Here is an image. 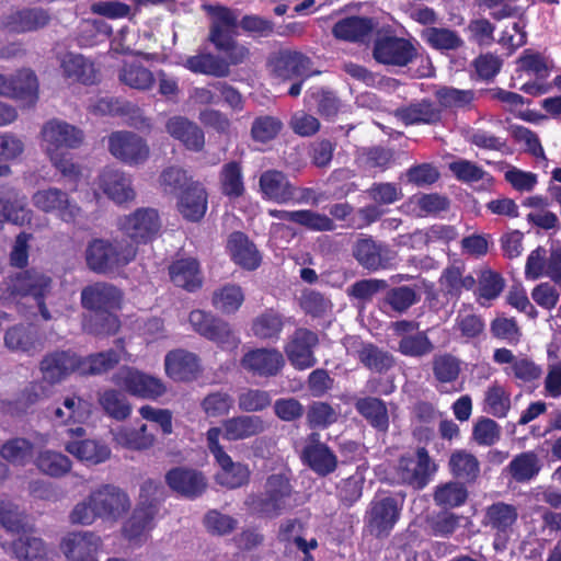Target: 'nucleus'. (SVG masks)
<instances>
[{
	"label": "nucleus",
	"instance_id": "nucleus-21",
	"mask_svg": "<svg viewBox=\"0 0 561 561\" xmlns=\"http://www.w3.org/2000/svg\"><path fill=\"white\" fill-rule=\"evenodd\" d=\"M416 55V49L411 42L404 38L387 37L379 39L375 44L374 56L377 61L405 66Z\"/></svg>",
	"mask_w": 561,
	"mask_h": 561
},
{
	"label": "nucleus",
	"instance_id": "nucleus-26",
	"mask_svg": "<svg viewBox=\"0 0 561 561\" xmlns=\"http://www.w3.org/2000/svg\"><path fill=\"white\" fill-rule=\"evenodd\" d=\"M168 485L176 493L186 497H196L206 489L204 476L188 468H174L165 476Z\"/></svg>",
	"mask_w": 561,
	"mask_h": 561
},
{
	"label": "nucleus",
	"instance_id": "nucleus-56",
	"mask_svg": "<svg viewBox=\"0 0 561 561\" xmlns=\"http://www.w3.org/2000/svg\"><path fill=\"white\" fill-rule=\"evenodd\" d=\"M184 67L196 73L225 77L228 75V65H221L213 55H198L185 60Z\"/></svg>",
	"mask_w": 561,
	"mask_h": 561
},
{
	"label": "nucleus",
	"instance_id": "nucleus-62",
	"mask_svg": "<svg viewBox=\"0 0 561 561\" xmlns=\"http://www.w3.org/2000/svg\"><path fill=\"white\" fill-rule=\"evenodd\" d=\"M283 328V320L278 313L273 310L259 316L252 325V331L260 339H271L277 336Z\"/></svg>",
	"mask_w": 561,
	"mask_h": 561
},
{
	"label": "nucleus",
	"instance_id": "nucleus-13",
	"mask_svg": "<svg viewBox=\"0 0 561 561\" xmlns=\"http://www.w3.org/2000/svg\"><path fill=\"white\" fill-rule=\"evenodd\" d=\"M161 227L158 211L152 208L137 209L119 221L121 230L136 242H148Z\"/></svg>",
	"mask_w": 561,
	"mask_h": 561
},
{
	"label": "nucleus",
	"instance_id": "nucleus-60",
	"mask_svg": "<svg viewBox=\"0 0 561 561\" xmlns=\"http://www.w3.org/2000/svg\"><path fill=\"white\" fill-rule=\"evenodd\" d=\"M220 182L225 195L240 196L244 191L241 167L237 162L226 164L221 171Z\"/></svg>",
	"mask_w": 561,
	"mask_h": 561
},
{
	"label": "nucleus",
	"instance_id": "nucleus-39",
	"mask_svg": "<svg viewBox=\"0 0 561 561\" xmlns=\"http://www.w3.org/2000/svg\"><path fill=\"white\" fill-rule=\"evenodd\" d=\"M172 282L186 290H195L202 286L199 266L194 259H183L170 266Z\"/></svg>",
	"mask_w": 561,
	"mask_h": 561
},
{
	"label": "nucleus",
	"instance_id": "nucleus-17",
	"mask_svg": "<svg viewBox=\"0 0 561 561\" xmlns=\"http://www.w3.org/2000/svg\"><path fill=\"white\" fill-rule=\"evenodd\" d=\"M401 507L392 497L374 500L366 515L369 531L376 536L388 535L398 522Z\"/></svg>",
	"mask_w": 561,
	"mask_h": 561
},
{
	"label": "nucleus",
	"instance_id": "nucleus-4",
	"mask_svg": "<svg viewBox=\"0 0 561 561\" xmlns=\"http://www.w3.org/2000/svg\"><path fill=\"white\" fill-rule=\"evenodd\" d=\"M247 506L254 513L276 517L296 505L289 479L284 473L272 474L267 478L263 496H250Z\"/></svg>",
	"mask_w": 561,
	"mask_h": 561
},
{
	"label": "nucleus",
	"instance_id": "nucleus-28",
	"mask_svg": "<svg viewBox=\"0 0 561 561\" xmlns=\"http://www.w3.org/2000/svg\"><path fill=\"white\" fill-rule=\"evenodd\" d=\"M259 185L264 199L286 204L294 198V187L286 175L279 171L268 170L263 172Z\"/></svg>",
	"mask_w": 561,
	"mask_h": 561
},
{
	"label": "nucleus",
	"instance_id": "nucleus-63",
	"mask_svg": "<svg viewBox=\"0 0 561 561\" xmlns=\"http://www.w3.org/2000/svg\"><path fill=\"white\" fill-rule=\"evenodd\" d=\"M282 122L273 116H260L254 119L251 135L255 141L267 142L274 139L282 130Z\"/></svg>",
	"mask_w": 561,
	"mask_h": 561
},
{
	"label": "nucleus",
	"instance_id": "nucleus-43",
	"mask_svg": "<svg viewBox=\"0 0 561 561\" xmlns=\"http://www.w3.org/2000/svg\"><path fill=\"white\" fill-rule=\"evenodd\" d=\"M152 519L153 510L151 505L135 510L131 517L124 526L126 538L135 543L146 539L152 527Z\"/></svg>",
	"mask_w": 561,
	"mask_h": 561
},
{
	"label": "nucleus",
	"instance_id": "nucleus-32",
	"mask_svg": "<svg viewBox=\"0 0 561 561\" xmlns=\"http://www.w3.org/2000/svg\"><path fill=\"white\" fill-rule=\"evenodd\" d=\"M180 214L187 220L198 221L207 210V193L205 188L194 183L185 188L178 201Z\"/></svg>",
	"mask_w": 561,
	"mask_h": 561
},
{
	"label": "nucleus",
	"instance_id": "nucleus-36",
	"mask_svg": "<svg viewBox=\"0 0 561 561\" xmlns=\"http://www.w3.org/2000/svg\"><path fill=\"white\" fill-rule=\"evenodd\" d=\"M48 19L47 13L38 9L16 11L2 19L1 27L9 33L31 32L44 26Z\"/></svg>",
	"mask_w": 561,
	"mask_h": 561
},
{
	"label": "nucleus",
	"instance_id": "nucleus-1",
	"mask_svg": "<svg viewBox=\"0 0 561 561\" xmlns=\"http://www.w3.org/2000/svg\"><path fill=\"white\" fill-rule=\"evenodd\" d=\"M130 507L128 495L119 488L104 484L77 503L70 513L72 524L91 525L96 518L115 522Z\"/></svg>",
	"mask_w": 561,
	"mask_h": 561
},
{
	"label": "nucleus",
	"instance_id": "nucleus-8",
	"mask_svg": "<svg viewBox=\"0 0 561 561\" xmlns=\"http://www.w3.org/2000/svg\"><path fill=\"white\" fill-rule=\"evenodd\" d=\"M127 393L148 400H157L167 392L164 382L133 367H122L112 378Z\"/></svg>",
	"mask_w": 561,
	"mask_h": 561
},
{
	"label": "nucleus",
	"instance_id": "nucleus-25",
	"mask_svg": "<svg viewBox=\"0 0 561 561\" xmlns=\"http://www.w3.org/2000/svg\"><path fill=\"white\" fill-rule=\"evenodd\" d=\"M280 352L268 348H257L244 354L241 365L244 369L260 376H274L284 366Z\"/></svg>",
	"mask_w": 561,
	"mask_h": 561
},
{
	"label": "nucleus",
	"instance_id": "nucleus-35",
	"mask_svg": "<svg viewBox=\"0 0 561 561\" xmlns=\"http://www.w3.org/2000/svg\"><path fill=\"white\" fill-rule=\"evenodd\" d=\"M227 247L233 262L241 267L255 270L260 265V252L245 234L241 232L232 233Z\"/></svg>",
	"mask_w": 561,
	"mask_h": 561
},
{
	"label": "nucleus",
	"instance_id": "nucleus-6",
	"mask_svg": "<svg viewBox=\"0 0 561 561\" xmlns=\"http://www.w3.org/2000/svg\"><path fill=\"white\" fill-rule=\"evenodd\" d=\"M5 285L8 295L3 297L4 300L18 302L30 297L37 305L43 319L51 318L45 306V297L51 289V278L47 274L36 270L19 272Z\"/></svg>",
	"mask_w": 561,
	"mask_h": 561
},
{
	"label": "nucleus",
	"instance_id": "nucleus-16",
	"mask_svg": "<svg viewBox=\"0 0 561 561\" xmlns=\"http://www.w3.org/2000/svg\"><path fill=\"white\" fill-rule=\"evenodd\" d=\"M33 205L44 213H56L64 221H75L80 208L72 204L67 194L56 187L39 190L32 196Z\"/></svg>",
	"mask_w": 561,
	"mask_h": 561
},
{
	"label": "nucleus",
	"instance_id": "nucleus-46",
	"mask_svg": "<svg viewBox=\"0 0 561 561\" xmlns=\"http://www.w3.org/2000/svg\"><path fill=\"white\" fill-rule=\"evenodd\" d=\"M484 412L495 416L505 417L511 410V393L499 382H493L484 392Z\"/></svg>",
	"mask_w": 561,
	"mask_h": 561
},
{
	"label": "nucleus",
	"instance_id": "nucleus-57",
	"mask_svg": "<svg viewBox=\"0 0 561 561\" xmlns=\"http://www.w3.org/2000/svg\"><path fill=\"white\" fill-rule=\"evenodd\" d=\"M422 37L436 49H456L462 45V39L456 32L448 28L430 27L423 31Z\"/></svg>",
	"mask_w": 561,
	"mask_h": 561
},
{
	"label": "nucleus",
	"instance_id": "nucleus-42",
	"mask_svg": "<svg viewBox=\"0 0 561 561\" xmlns=\"http://www.w3.org/2000/svg\"><path fill=\"white\" fill-rule=\"evenodd\" d=\"M64 73L76 81L90 84L95 81L96 73L92 62L81 55L66 54L61 59Z\"/></svg>",
	"mask_w": 561,
	"mask_h": 561
},
{
	"label": "nucleus",
	"instance_id": "nucleus-31",
	"mask_svg": "<svg viewBox=\"0 0 561 561\" xmlns=\"http://www.w3.org/2000/svg\"><path fill=\"white\" fill-rule=\"evenodd\" d=\"M279 539L289 549L296 548L304 554L302 561H313L310 552L318 547L316 538L308 539L302 524L298 520H286L280 525Z\"/></svg>",
	"mask_w": 561,
	"mask_h": 561
},
{
	"label": "nucleus",
	"instance_id": "nucleus-22",
	"mask_svg": "<svg viewBox=\"0 0 561 561\" xmlns=\"http://www.w3.org/2000/svg\"><path fill=\"white\" fill-rule=\"evenodd\" d=\"M317 343L318 337L313 332L297 330L285 348L290 364L300 370L312 367L316 364L313 347Z\"/></svg>",
	"mask_w": 561,
	"mask_h": 561
},
{
	"label": "nucleus",
	"instance_id": "nucleus-44",
	"mask_svg": "<svg viewBox=\"0 0 561 561\" xmlns=\"http://www.w3.org/2000/svg\"><path fill=\"white\" fill-rule=\"evenodd\" d=\"M244 301L242 288L234 284H227L216 289L211 297V304L216 310L224 314L234 313Z\"/></svg>",
	"mask_w": 561,
	"mask_h": 561
},
{
	"label": "nucleus",
	"instance_id": "nucleus-30",
	"mask_svg": "<svg viewBox=\"0 0 561 561\" xmlns=\"http://www.w3.org/2000/svg\"><path fill=\"white\" fill-rule=\"evenodd\" d=\"M168 134L181 141L187 149L198 151L204 147L203 130L183 116L170 117L165 124Z\"/></svg>",
	"mask_w": 561,
	"mask_h": 561
},
{
	"label": "nucleus",
	"instance_id": "nucleus-3",
	"mask_svg": "<svg viewBox=\"0 0 561 561\" xmlns=\"http://www.w3.org/2000/svg\"><path fill=\"white\" fill-rule=\"evenodd\" d=\"M203 10L211 16L209 41L225 53L228 65H239L249 57V49L233 39L238 16L227 7L203 4Z\"/></svg>",
	"mask_w": 561,
	"mask_h": 561
},
{
	"label": "nucleus",
	"instance_id": "nucleus-38",
	"mask_svg": "<svg viewBox=\"0 0 561 561\" xmlns=\"http://www.w3.org/2000/svg\"><path fill=\"white\" fill-rule=\"evenodd\" d=\"M90 416L89 404L79 397L72 396L64 399L61 405L54 410L53 421L56 424H80Z\"/></svg>",
	"mask_w": 561,
	"mask_h": 561
},
{
	"label": "nucleus",
	"instance_id": "nucleus-58",
	"mask_svg": "<svg viewBox=\"0 0 561 561\" xmlns=\"http://www.w3.org/2000/svg\"><path fill=\"white\" fill-rule=\"evenodd\" d=\"M36 463L41 471L53 477L62 476L71 469V461L69 458L56 451L42 453L38 456Z\"/></svg>",
	"mask_w": 561,
	"mask_h": 561
},
{
	"label": "nucleus",
	"instance_id": "nucleus-18",
	"mask_svg": "<svg viewBox=\"0 0 561 561\" xmlns=\"http://www.w3.org/2000/svg\"><path fill=\"white\" fill-rule=\"evenodd\" d=\"M188 321L194 331L219 345H236L237 343L229 325L211 313L193 310L188 316Z\"/></svg>",
	"mask_w": 561,
	"mask_h": 561
},
{
	"label": "nucleus",
	"instance_id": "nucleus-50",
	"mask_svg": "<svg viewBox=\"0 0 561 561\" xmlns=\"http://www.w3.org/2000/svg\"><path fill=\"white\" fill-rule=\"evenodd\" d=\"M357 411L376 428L386 431L389 425L385 403L376 398H365L356 402Z\"/></svg>",
	"mask_w": 561,
	"mask_h": 561
},
{
	"label": "nucleus",
	"instance_id": "nucleus-53",
	"mask_svg": "<svg viewBox=\"0 0 561 561\" xmlns=\"http://www.w3.org/2000/svg\"><path fill=\"white\" fill-rule=\"evenodd\" d=\"M504 287L502 277L490 270L482 271L478 279L477 299L480 305L485 306L500 296Z\"/></svg>",
	"mask_w": 561,
	"mask_h": 561
},
{
	"label": "nucleus",
	"instance_id": "nucleus-61",
	"mask_svg": "<svg viewBox=\"0 0 561 561\" xmlns=\"http://www.w3.org/2000/svg\"><path fill=\"white\" fill-rule=\"evenodd\" d=\"M503 370L507 376L514 377L522 383H531L537 381L542 374L540 366L536 365L527 357H518V360L514 366L504 367Z\"/></svg>",
	"mask_w": 561,
	"mask_h": 561
},
{
	"label": "nucleus",
	"instance_id": "nucleus-20",
	"mask_svg": "<svg viewBox=\"0 0 561 561\" xmlns=\"http://www.w3.org/2000/svg\"><path fill=\"white\" fill-rule=\"evenodd\" d=\"M81 302L95 313L114 311L121 308L122 293L110 284L96 283L82 290Z\"/></svg>",
	"mask_w": 561,
	"mask_h": 561
},
{
	"label": "nucleus",
	"instance_id": "nucleus-19",
	"mask_svg": "<svg viewBox=\"0 0 561 561\" xmlns=\"http://www.w3.org/2000/svg\"><path fill=\"white\" fill-rule=\"evenodd\" d=\"M301 458L316 473L327 476L337 466L336 456L323 443L317 433L310 434L301 448Z\"/></svg>",
	"mask_w": 561,
	"mask_h": 561
},
{
	"label": "nucleus",
	"instance_id": "nucleus-64",
	"mask_svg": "<svg viewBox=\"0 0 561 561\" xmlns=\"http://www.w3.org/2000/svg\"><path fill=\"white\" fill-rule=\"evenodd\" d=\"M1 456L15 465H24L32 458V445L24 438L7 442L1 448Z\"/></svg>",
	"mask_w": 561,
	"mask_h": 561
},
{
	"label": "nucleus",
	"instance_id": "nucleus-47",
	"mask_svg": "<svg viewBox=\"0 0 561 561\" xmlns=\"http://www.w3.org/2000/svg\"><path fill=\"white\" fill-rule=\"evenodd\" d=\"M538 456L533 451L522 453L514 457L507 470L517 482H526L536 477L540 471Z\"/></svg>",
	"mask_w": 561,
	"mask_h": 561
},
{
	"label": "nucleus",
	"instance_id": "nucleus-52",
	"mask_svg": "<svg viewBox=\"0 0 561 561\" xmlns=\"http://www.w3.org/2000/svg\"><path fill=\"white\" fill-rule=\"evenodd\" d=\"M476 284L471 275L463 276L459 267H449L439 278V285L446 295L458 297L462 289H471Z\"/></svg>",
	"mask_w": 561,
	"mask_h": 561
},
{
	"label": "nucleus",
	"instance_id": "nucleus-12",
	"mask_svg": "<svg viewBox=\"0 0 561 561\" xmlns=\"http://www.w3.org/2000/svg\"><path fill=\"white\" fill-rule=\"evenodd\" d=\"M102 538L93 531H73L61 539L60 550L69 561H98Z\"/></svg>",
	"mask_w": 561,
	"mask_h": 561
},
{
	"label": "nucleus",
	"instance_id": "nucleus-23",
	"mask_svg": "<svg viewBox=\"0 0 561 561\" xmlns=\"http://www.w3.org/2000/svg\"><path fill=\"white\" fill-rule=\"evenodd\" d=\"M99 187L116 204L127 203L135 198L130 176L115 168H105L101 172Z\"/></svg>",
	"mask_w": 561,
	"mask_h": 561
},
{
	"label": "nucleus",
	"instance_id": "nucleus-51",
	"mask_svg": "<svg viewBox=\"0 0 561 561\" xmlns=\"http://www.w3.org/2000/svg\"><path fill=\"white\" fill-rule=\"evenodd\" d=\"M99 403L110 417L117 421L127 419L131 413V405L126 397L113 389L105 390L100 396Z\"/></svg>",
	"mask_w": 561,
	"mask_h": 561
},
{
	"label": "nucleus",
	"instance_id": "nucleus-7",
	"mask_svg": "<svg viewBox=\"0 0 561 561\" xmlns=\"http://www.w3.org/2000/svg\"><path fill=\"white\" fill-rule=\"evenodd\" d=\"M222 430L211 427L207 431V446L215 457L219 470L215 478L218 484L228 489H237L248 484L251 476L249 467L241 462H234L219 444Z\"/></svg>",
	"mask_w": 561,
	"mask_h": 561
},
{
	"label": "nucleus",
	"instance_id": "nucleus-40",
	"mask_svg": "<svg viewBox=\"0 0 561 561\" xmlns=\"http://www.w3.org/2000/svg\"><path fill=\"white\" fill-rule=\"evenodd\" d=\"M119 80L137 90H148L154 83L152 72L147 69L139 60H126L119 71Z\"/></svg>",
	"mask_w": 561,
	"mask_h": 561
},
{
	"label": "nucleus",
	"instance_id": "nucleus-10",
	"mask_svg": "<svg viewBox=\"0 0 561 561\" xmlns=\"http://www.w3.org/2000/svg\"><path fill=\"white\" fill-rule=\"evenodd\" d=\"M517 518V508L504 502L494 503L485 510L482 523L494 533L493 545L496 550H503L506 547Z\"/></svg>",
	"mask_w": 561,
	"mask_h": 561
},
{
	"label": "nucleus",
	"instance_id": "nucleus-55",
	"mask_svg": "<svg viewBox=\"0 0 561 561\" xmlns=\"http://www.w3.org/2000/svg\"><path fill=\"white\" fill-rule=\"evenodd\" d=\"M468 497L467 489L459 482H448L437 486L434 499L443 507L453 508L462 505Z\"/></svg>",
	"mask_w": 561,
	"mask_h": 561
},
{
	"label": "nucleus",
	"instance_id": "nucleus-24",
	"mask_svg": "<svg viewBox=\"0 0 561 561\" xmlns=\"http://www.w3.org/2000/svg\"><path fill=\"white\" fill-rule=\"evenodd\" d=\"M112 442L118 448L141 451L154 445L156 437L146 424L137 427L129 424L118 425L110 430Z\"/></svg>",
	"mask_w": 561,
	"mask_h": 561
},
{
	"label": "nucleus",
	"instance_id": "nucleus-41",
	"mask_svg": "<svg viewBox=\"0 0 561 561\" xmlns=\"http://www.w3.org/2000/svg\"><path fill=\"white\" fill-rule=\"evenodd\" d=\"M123 358V351L98 353L85 358L78 357V373L81 375H99L106 373Z\"/></svg>",
	"mask_w": 561,
	"mask_h": 561
},
{
	"label": "nucleus",
	"instance_id": "nucleus-2",
	"mask_svg": "<svg viewBox=\"0 0 561 561\" xmlns=\"http://www.w3.org/2000/svg\"><path fill=\"white\" fill-rule=\"evenodd\" d=\"M43 148L49 156L54 165L70 180L82 175L81 169L73 164L64 152L65 148H76L83 139L77 127L61 121H49L42 129Z\"/></svg>",
	"mask_w": 561,
	"mask_h": 561
},
{
	"label": "nucleus",
	"instance_id": "nucleus-45",
	"mask_svg": "<svg viewBox=\"0 0 561 561\" xmlns=\"http://www.w3.org/2000/svg\"><path fill=\"white\" fill-rule=\"evenodd\" d=\"M449 469L457 479L472 482L480 473V463L477 457L466 450H456L450 455Z\"/></svg>",
	"mask_w": 561,
	"mask_h": 561
},
{
	"label": "nucleus",
	"instance_id": "nucleus-14",
	"mask_svg": "<svg viewBox=\"0 0 561 561\" xmlns=\"http://www.w3.org/2000/svg\"><path fill=\"white\" fill-rule=\"evenodd\" d=\"M110 152L129 165L145 162L149 157V147L146 141L131 133L117 131L108 138Z\"/></svg>",
	"mask_w": 561,
	"mask_h": 561
},
{
	"label": "nucleus",
	"instance_id": "nucleus-27",
	"mask_svg": "<svg viewBox=\"0 0 561 561\" xmlns=\"http://www.w3.org/2000/svg\"><path fill=\"white\" fill-rule=\"evenodd\" d=\"M273 71L279 80L308 78L312 72L310 60L297 51H282L273 62Z\"/></svg>",
	"mask_w": 561,
	"mask_h": 561
},
{
	"label": "nucleus",
	"instance_id": "nucleus-37",
	"mask_svg": "<svg viewBox=\"0 0 561 561\" xmlns=\"http://www.w3.org/2000/svg\"><path fill=\"white\" fill-rule=\"evenodd\" d=\"M376 24L371 19L351 16L339 21L332 32L333 35L342 41L364 42L369 37Z\"/></svg>",
	"mask_w": 561,
	"mask_h": 561
},
{
	"label": "nucleus",
	"instance_id": "nucleus-9",
	"mask_svg": "<svg viewBox=\"0 0 561 561\" xmlns=\"http://www.w3.org/2000/svg\"><path fill=\"white\" fill-rule=\"evenodd\" d=\"M67 433L72 437L65 449L79 461L87 465H99L111 458V448L102 440L82 438L85 430L82 426H70Z\"/></svg>",
	"mask_w": 561,
	"mask_h": 561
},
{
	"label": "nucleus",
	"instance_id": "nucleus-33",
	"mask_svg": "<svg viewBox=\"0 0 561 561\" xmlns=\"http://www.w3.org/2000/svg\"><path fill=\"white\" fill-rule=\"evenodd\" d=\"M265 428V422L256 415L230 417L222 424L224 438L227 440L247 439L263 433Z\"/></svg>",
	"mask_w": 561,
	"mask_h": 561
},
{
	"label": "nucleus",
	"instance_id": "nucleus-15",
	"mask_svg": "<svg viewBox=\"0 0 561 561\" xmlns=\"http://www.w3.org/2000/svg\"><path fill=\"white\" fill-rule=\"evenodd\" d=\"M38 83L31 70H21L15 76L0 73V96L12 98L31 106L37 101Z\"/></svg>",
	"mask_w": 561,
	"mask_h": 561
},
{
	"label": "nucleus",
	"instance_id": "nucleus-11",
	"mask_svg": "<svg viewBox=\"0 0 561 561\" xmlns=\"http://www.w3.org/2000/svg\"><path fill=\"white\" fill-rule=\"evenodd\" d=\"M435 471L436 466L424 448L402 456L398 466L399 479L417 489L424 488Z\"/></svg>",
	"mask_w": 561,
	"mask_h": 561
},
{
	"label": "nucleus",
	"instance_id": "nucleus-5",
	"mask_svg": "<svg viewBox=\"0 0 561 561\" xmlns=\"http://www.w3.org/2000/svg\"><path fill=\"white\" fill-rule=\"evenodd\" d=\"M136 249L123 241L92 240L85 251L88 266L96 273H112L131 262Z\"/></svg>",
	"mask_w": 561,
	"mask_h": 561
},
{
	"label": "nucleus",
	"instance_id": "nucleus-59",
	"mask_svg": "<svg viewBox=\"0 0 561 561\" xmlns=\"http://www.w3.org/2000/svg\"><path fill=\"white\" fill-rule=\"evenodd\" d=\"M358 358L369 369L382 371L389 369L393 364V358L387 352H383L373 344H364L358 350Z\"/></svg>",
	"mask_w": 561,
	"mask_h": 561
},
{
	"label": "nucleus",
	"instance_id": "nucleus-49",
	"mask_svg": "<svg viewBox=\"0 0 561 561\" xmlns=\"http://www.w3.org/2000/svg\"><path fill=\"white\" fill-rule=\"evenodd\" d=\"M12 553L20 560L36 561L47 556V549L42 539L27 535L23 530V535L12 543Z\"/></svg>",
	"mask_w": 561,
	"mask_h": 561
},
{
	"label": "nucleus",
	"instance_id": "nucleus-48",
	"mask_svg": "<svg viewBox=\"0 0 561 561\" xmlns=\"http://www.w3.org/2000/svg\"><path fill=\"white\" fill-rule=\"evenodd\" d=\"M449 170L459 181L467 183L481 182V187H489L493 182L489 173L469 160L459 159L453 161L449 163Z\"/></svg>",
	"mask_w": 561,
	"mask_h": 561
},
{
	"label": "nucleus",
	"instance_id": "nucleus-54",
	"mask_svg": "<svg viewBox=\"0 0 561 561\" xmlns=\"http://www.w3.org/2000/svg\"><path fill=\"white\" fill-rule=\"evenodd\" d=\"M405 124H432L440 118L439 111L430 103H417L398 112Z\"/></svg>",
	"mask_w": 561,
	"mask_h": 561
},
{
	"label": "nucleus",
	"instance_id": "nucleus-29",
	"mask_svg": "<svg viewBox=\"0 0 561 561\" xmlns=\"http://www.w3.org/2000/svg\"><path fill=\"white\" fill-rule=\"evenodd\" d=\"M164 368L171 379L186 381L196 378L199 373V363L195 354L175 350L167 354Z\"/></svg>",
	"mask_w": 561,
	"mask_h": 561
},
{
	"label": "nucleus",
	"instance_id": "nucleus-34",
	"mask_svg": "<svg viewBox=\"0 0 561 561\" xmlns=\"http://www.w3.org/2000/svg\"><path fill=\"white\" fill-rule=\"evenodd\" d=\"M41 368L44 379L55 383L78 371V356L69 352L51 354L44 358Z\"/></svg>",
	"mask_w": 561,
	"mask_h": 561
}]
</instances>
